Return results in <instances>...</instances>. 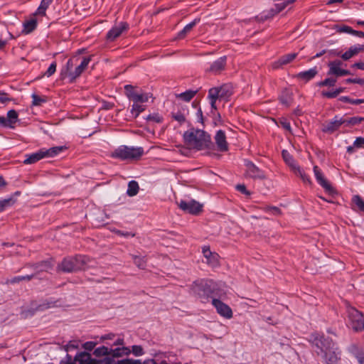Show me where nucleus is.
<instances>
[{"instance_id": "1", "label": "nucleus", "mask_w": 364, "mask_h": 364, "mask_svg": "<svg viewBox=\"0 0 364 364\" xmlns=\"http://www.w3.org/2000/svg\"><path fill=\"white\" fill-rule=\"evenodd\" d=\"M185 143L189 146L202 150L213 146L210 136L201 129H190L183 134Z\"/></svg>"}, {"instance_id": "2", "label": "nucleus", "mask_w": 364, "mask_h": 364, "mask_svg": "<svg viewBox=\"0 0 364 364\" xmlns=\"http://www.w3.org/2000/svg\"><path fill=\"white\" fill-rule=\"evenodd\" d=\"M192 292L205 302L209 297L219 295L218 284L211 279H198L191 285Z\"/></svg>"}, {"instance_id": "3", "label": "nucleus", "mask_w": 364, "mask_h": 364, "mask_svg": "<svg viewBox=\"0 0 364 364\" xmlns=\"http://www.w3.org/2000/svg\"><path fill=\"white\" fill-rule=\"evenodd\" d=\"M143 154L144 149L142 147L122 145L114 149L110 154V156L122 161H136L139 160Z\"/></svg>"}, {"instance_id": "4", "label": "nucleus", "mask_w": 364, "mask_h": 364, "mask_svg": "<svg viewBox=\"0 0 364 364\" xmlns=\"http://www.w3.org/2000/svg\"><path fill=\"white\" fill-rule=\"evenodd\" d=\"M311 337L312 343L318 348L316 353L318 355H323L328 350L334 349L335 343L331 338L318 333L313 334Z\"/></svg>"}, {"instance_id": "5", "label": "nucleus", "mask_w": 364, "mask_h": 364, "mask_svg": "<svg viewBox=\"0 0 364 364\" xmlns=\"http://www.w3.org/2000/svg\"><path fill=\"white\" fill-rule=\"evenodd\" d=\"M75 364H115L114 360L107 355L100 359H93L90 353L81 352L75 356Z\"/></svg>"}, {"instance_id": "6", "label": "nucleus", "mask_w": 364, "mask_h": 364, "mask_svg": "<svg viewBox=\"0 0 364 364\" xmlns=\"http://www.w3.org/2000/svg\"><path fill=\"white\" fill-rule=\"evenodd\" d=\"M347 312L353 329L355 331H362L364 328L363 314L350 306H347Z\"/></svg>"}, {"instance_id": "7", "label": "nucleus", "mask_w": 364, "mask_h": 364, "mask_svg": "<svg viewBox=\"0 0 364 364\" xmlns=\"http://www.w3.org/2000/svg\"><path fill=\"white\" fill-rule=\"evenodd\" d=\"M178 205L185 213L192 215H198L202 211V205L194 200H191L190 201L181 200L178 203Z\"/></svg>"}, {"instance_id": "8", "label": "nucleus", "mask_w": 364, "mask_h": 364, "mask_svg": "<svg viewBox=\"0 0 364 364\" xmlns=\"http://www.w3.org/2000/svg\"><path fill=\"white\" fill-rule=\"evenodd\" d=\"M209 92L213 97H218V100H226L232 94V87L228 84L212 87L209 90Z\"/></svg>"}, {"instance_id": "9", "label": "nucleus", "mask_w": 364, "mask_h": 364, "mask_svg": "<svg viewBox=\"0 0 364 364\" xmlns=\"http://www.w3.org/2000/svg\"><path fill=\"white\" fill-rule=\"evenodd\" d=\"M18 113L14 109L9 110L6 117L0 116V127L4 128L14 129L18 122Z\"/></svg>"}, {"instance_id": "10", "label": "nucleus", "mask_w": 364, "mask_h": 364, "mask_svg": "<svg viewBox=\"0 0 364 364\" xmlns=\"http://www.w3.org/2000/svg\"><path fill=\"white\" fill-rule=\"evenodd\" d=\"M314 172L318 183L325 189L331 196L336 194V190L331 186L330 183L324 178L322 172L317 166H314Z\"/></svg>"}, {"instance_id": "11", "label": "nucleus", "mask_w": 364, "mask_h": 364, "mask_svg": "<svg viewBox=\"0 0 364 364\" xmlns=\"http://www.w3.org/2000/svg\"><path fill=\"white\" fill-rule=\"evenodd\" d=\"M212 304L216 309L217 313L221 316L228 319L232 317V311L228 304L218 299H213Z\"/></svg>"}, {"instance_id": "12", "label": "nucleus", "mask_w": 364, "mask_h": 364, "mask_svg": "<svg viewBox=\"0 0 364 364\" xmlns=\"http://www.w3.org/2000/svg\"><path fill=\"white\" fill-rule=\"evenodd\" d=\"M342 65L343 63L340 60H336L329 62L328 64V66L329 68L328 75H336V77L350 75V73L349 70L341 68V66Z\"/></svg>"}, {"instance_id": "13", "label": "nucleus", "mask_w": 364, "mask_h": 364, "mask_svg": "<svg viewBox=\"0 0 364 364\" xmlns=\"http://www.w3.org/2000/svg\"><path fill=\"white\" fill-rule=\"evenodd\" d=\"M44 277V270L43 269L40 270H36L35 272L31 274H26L24 276H16L13 277L11 279H8L6 283V284H16L19 283L22 281H29L32 279H42Z\"/></svg>"}, {"instance_id": "14", "label": "nucleus", "mask_w": 364, "mask_h": 364, "mask_svg": "<svg viewBox=\"0 0 364 364\" xmlns=\"http://www.w3.org/2000/svg\"><path fill=\"white\" fill-rule=\"evenodd\" d=\"M129 25L126 22H120L119 24L114 25L112 29L107 32L106 39L109 41H114L123 31H127Z\"/></svg>"}, {"instance_id": "15", "label": "nucleus", "mask_w": 364, "mask_h": 364, "mask_svg": "<svg viewBox=\"0 0 364 364\" xmlns=\"http://www.w3.org/2000/svg\"><path fill=\"white\" fill-rule=\"evenodd\" d=\"M247 168L246 174L247 176L254 179H265L266 176L263 171L259 169L255 164L251 161H247L245 163Z\"/></svg>"}, {"instance_id": "16", "label": "nucleus", "mask_w": 364, "mask_h": 364, "mask_svg": "<svg viewBox=\"0 0 364 364\" xmlns=\"http://www.w3.org/2000/svg\"><path fill=\"white\" fill-rule=\"evenodd\" d=\"M343 124H345L344 119L336 115L331 121L327 122L323 125L322 131L325 133L332 134Z\"/></svg>"}, {"instance_id": "17", "label": "nucleus", "mask_w": 364, "mask_h": 364, "mask_svg": "<svg viewBox=\"0 0 364 364\" xmlns=\"http://www.w3.org/2000/svg\"><path fill=\"white\" fill-rule=\"evenodd\" d=\"M203 254L206 258V262L213 267L219 266V255L215 252H212L209 247H203Z\"/></svg>"}, {"instance_id": "18", "label": "nucleus", "mask_w": 364, "mask_h": 364, "mask_svg": "<svg viewBox=\"0 0 364 364\" xmlns=\"http://www.w3.org/2000/svg\"><path fill=\"white\" fill-rule=\"evenodd\" d=\"M58 269L64 272H73L78 271L73 257L65 258L58 264Z\"/></svg>"}, {"instance_id": "19", "label": "nucleus", "mask_w": 364, "mask_h": 364, "mask_svg": "<svg viewBox=\"0 0 364 364\" xmlns=\"http://www.w3.org/2000/svg\"><path fill=\"white\" fill-rule=\"evenodd\" d=\"M215 144L220 151L225 152L228 150V144L226 141V136L223 130H218L215 136Z\"/></svg>"}, {"instance_id": "20", "label": "nucleus", "mask_w": 364, "mask_h": 364, "mask_svg": "<svg viewBox=\"0 0 364 364\" xmlns=\"http://www.w3.org/2000/svg\"><path fill=\"white\" fill-rule=\"evenodd\" d=\"M225 65L226 57H220L211 64L210 67L207 70V71L215 75L219 74L225 69Z\"/></svg>"}, {"instance_id": "21", "label": "nucleus", "mask_w": 364, "mask_h": 364, "mask_svg": "<svg viewBox=\"0 0 364 364\" xmlns=\"http://www.w3.org/2000/svg\"><path fill=\"white\" fill-rule=\"evenodd\" d=\"M90 61V57L84 58L80 64L75 68V70L73 72H70L68 73L69 77H70V81L75 80L77 77H78L86 69Z\"/></svg>"}, {"instance_id": "22", "label": "nucleus", "mask_w": 364, "mask_h": 364, "mask_svg": "<svg viewBox=\"0 0 364 364\" xmlns=\"http://www.w3.org/2000/svg\"><path fill=\"white\" fill-rule=\"evenodd\" d=\"M44 157H46V151L44 149H41L37 152L32 153L31 154H26L23 163L25 164H35Z\"/></svg>"}, {"instance_id": "23", "label": "nucleus", "mask_w": 364, "mask_h": 364, "mask_svg": "<svg viewBox=\"0 0 364 364\" xmlns=\"http://www.w3.org/2000/svg\"><path fill=\"white\" fill-rule=\"evenodd\" d=\"M340 353L338 351V348L334 347L333 350H328L325 353L322 357L325 360L326 364H336L339 360Z\"/></svg>"}, {"instance_id": "24", "label": "nucleus", "mask_w": 364, "mask_h": 364, "mask_svg": "<svg viewBox=\"0 0 364 364\" xmlns=\"http://www.w3.org/2000/svg\"><path fill=\"white\" fill-rule=\"evenodd\" d=\"M73 257L78 271L84 270L87 268L91 261L90 258L85 255H76Z\"/></svg>"}, {"instance_id": "25", "label": "nucleus", "mask_w": 364, "mask_h": 364, "mask_svg": "<svg viewBox=\"0 0 364 364\" xmlns=\"http://www.w3.org/2000/svg\"><path fill=\"white\" fill-rule=\"evenodd\" d=\"M297 56V53H289L284 55H282L279 58V60L274 63L273 67L274 68H278L279 67L282 65H287L291 61H293Z\"/></svg>"}, {"instance_id": "26", "label": "nucleus", "mask_w": 364, "mask_h": 364, "mask_svg": "<svg viewBox=\"0 0 364 364\" xmlns=\"http://www.w3.org/2000/svg\"><path fill=\"white\" fill-rule=\"evenodd\" d=\"M37 26V19L35 16L31 17L23 23L22 33L28 34L36 29Z\"/></svg>"}, {"instance_id": "27", "label": "nucleus", "mask_w": 364, "mask_h": 364, "mask_svg": "<svg viewBox=\"0 0 364 364\" xmlns=\"http://www.w3.org/2000/svg\"><path fill=\"white\" fill-rule=\"evenodd\" d=\"M318 73V70L316 67L311 68L308 70L300 72L296 75V77L298 79L304 80L305 82H308L310 80L313 79Z\"/></svg>"}, {"instance_id": "28", "label": "nucleus", "mask_w": 364, "mask_h": 364, "mask_svg": "<svg viewBox=\"0 0 364 364\" xmlns=\"http://www.w3.org/2000/svg\"><path fill=\"white\" fill-rule=\"evenodd\" d=\"M287 6L288 4L285 2L276 4L274 9H270L267 15L262 16V19L266 20L273 17L274 15L284 10Z\"/></svg>"}, {"instance_id": "29", "label": "nucleus", "mask_w": 364, "mask_h": 364, "mask_svg": "<svg viewBox=\"0 0 364 364\" xmlns=\"http://www.w3.org/2000/svg\"><path fill=\"white\" fill-rule=\"evenodd\" d=\"M110 356L114 359L122 355H129L131 351L127 347L117 348L115 349H109Z\"/></svg>"}, {"instance_id": "30", "label": "nucleus", "mask_w": 364, "mask_h": 364, "mask_svg": "<svg viewBox=\"0 0 364 364\" xmlns=\"http://www.w3.org/2000/svg\"><path fill=\"white\" fill-rule=\"evenodd\" d=\"M198 22H200V18H196L194 21L187 24L183 29L178 33L177 38L178 39L185 38L186 34L188 33Z\"/></svg>"}, {"instance_id": "31", "label": "nucleus", "mask_w": 364, "mask_h": 364, "mask_svg": "<svg viewBox=\"0 0 364 364\" xmlns=\"http://www.w3.org/2000/svg\"><path fill=\"white\" fill-rule=\"evenodd\" d=\"M291 95V93L289 90H284L279 97L281 103L286 107H289L292 102Z\"/></svg>"}, {"instance_id": "32", "label": "nucleus", "mask_w": 364, "mask_h": 364, "mask_svg": "<svg viewBox=\"0 0 364 364\" xmlns=\"http://www.w3.org/2000/svg\"><path fill=\"white\" fill-rule=\"evenodd\" d=\"M16 203V199L13 197L0 199V213L4 211L7 208L13 206Z\"/></svg>"}, {"instance_id": "33", "label": "nucleus", "mask_w": 364, "mask_h": 364, "mask_svg": "<svg viewBox=\"0 0 364 364\" xmlns=\"http://www.w3.org/2000/svg\"><path fill=\"white\" fill-rule=\"evenodd\" d=\"M68 147L66 146H54L47 149V158L54 157L58 156L59 154L66 151Z\"/></svg>"}, {"instance_id": "34", "label": "nucleus", "mask_w": 364, "mask_h": 364, "mask_svg": "<svg viewBox=\"0 0 364 364\" xmlns=\"http://www.w3.org/2000/svg\"><path fill=\"white\" fill-rule=\"evenodd\" d=\"M198 90H187L184 92L180 93L176 95V97L179 99H181L182 100L185 102H190L194 96L197 94Z\"/></svg>"}, {"instance_id": "35", "label": "nucleus", "mask_w": 364, "mask_h": 364, "mask_svg": "<svg viewBox=\"0 0 364 364\" xmlns=\"http://www.w3.org/2000/svg\"><path fill=\"white\" fill-rule=\"evenodd\" d=\"M139 189V188L138 183L135 181H131L128 183L127 194L131 197L134 196L138 193Z\"/></svg>"}, {"instance_id": "36", "label": "nucleus", "mask_w": 364, "mask_h": 364, "mask_svg": "<svg viewBox=\"0 0 364 364\" xmlns=\"http://www.w3.org/2000/svg\"><path fill=\"white\" fill-rule=\"evenodd\" d=\"M282 154L285 162L296 170L298 166L296 165L294 160L289 153L286 150H283Z\"/></svg>"}, {"instance_id": "37", "label": "nucleus", "mask_w": 364, "mask_h": 364, "mask_svg": "<svg viewBox=\"0 0 364 364\" xmlns=\"http://www.w3.org/2000/svg\"><path fill=\"white\" fill-rule=\"evenodd\" d=\"M352 202L357 207L358 210L364 213V200L360 196H353Z\"/></svg>"}, {"instance_id": "38", "label": "nucleus", "mask_w": 364, "mask_h": 364, "mask_svg": "<svg viewBox=\"0 0 364 364\" xmlns=\"http://www.w3.org/2000/svg\"><path fill=\"white\" fill-rule=\"evenodd\" d=\"M93 354L96 357L107 356V355H110V351L107 347L101 346L97 348H95L93 352Z\"/></svg>"}, {"instance_id": "39", "label": "nucleus", "mask_w": 364, "mask_h": 364, "mask_svg": "<svg viewBox=\"0 0 364 364\" xmlns=\"http://www.w3.org/2000/svg\"><path fill=\"white\" fill-rule=\"evenodd\" d=\"M145 110V106L139 105V103H134L131 109V113L134 118H136L139 114Z\"/></svg>"}, {"instance_id": "40", "label": "nucleus", "mask_w": 364, "mask_h": 364, "mask_svg": "<svg viewBox=\"0 0 364 364\" xmlns=\"http://www.w3.org/2000/svg\"><path fill=\"white\" fill-rule=\"evenodd\" d=\"M132 259H134V264L141 269H144L146 266V261L144 257H141L136 255H132Z\"/></svg>"}, {"instance_id": "41", "label": "nucleus", "mask_w": 364, "mask_h": 364, "mask_svg": "<svg viewBox=\"0 0 364 364\" xmlns=\"http://www.w3.org/2000/svg\"><path fill=\"white\" fill-rule=\"evenodd\" d=\"M149 98V93H138L134 96V98L132 100L134 103H143L148 101Z\"/></svg>"}, {"instance_id": "42", "label": "nucleus", "mask_w": 364, "mask_h": 364, "mask_svg": "<svg viewBox=\"0 0 364 364\" xmlns=\"http://www.w3.org/2000/svg\"><path fill=\"white\" fill-rule=\"evenodd\" d=\"M334 28L338 33H347L353 35L354 30L348 26L336 25Z\"/></svg>"}, {"instance_id": "43", "label": "nucleus", "mask_w": 364, "mask_h": 364, "mask_svg": "<svg viewBox=\"0 0 364 364\" xmlns=\"http://www.w3.org/2000/svg\"><path fill=\"white\" fill-rule=\"evenodd\" d=\"M125 95L130 100H132L134 96L138 94L134 91V87L131 85H127L124 86Z\"/></svg>"}, {"instance_id": "44", "label": "nucleus", "mask_w": 364, "mask_h": 364, "mask_svg": "<svg viewBox=\"0 0 364 364\" xmlns=\"http://www.w3.org/2000/svg\"><path fill=\"white\" fill-rule=\"evenodd\" d=\"M345 124L346 125H355L364 122L363 117H353L349 118L348 119H344Z\"/></svg>"}, {"instance_id": "45", "label": "nucleus", "mask_w": 364, "mask_h": 364, "mask_svg": "<svg viewBox=\"0 0 364 364\" xmlns=\"http://www.w3.org/2000/svg\"><path fill=\"white\" fill-rule=\"evenodd\" d=\"M341 102L350 103L352 105H359L361 103H364V99H357V100H352L350 97L347 96H343L341 97L339 99Z\"/></svg>"}, {"instance_id": "46", "label": "nucleus", "mask_w": 364, "mask_h": 364, "mask_svg": "<svg viewBox=\"0 0 364 364\" xmlns=\"http://www.w3.org/2000/svg\"><path fill=\"white\" fill-rule=\"evenodd\" d=\"M171 117L176 121L178 122L181 124L185 122L186 121L185 115L181 112H172Z\"/></svg>"}, {"instance_id": "47", "label": "nucleus", "mask_w": 364, "mask_h": 364, "mask_svg": "<svg viewBox=\"0 0 364 364\" xmlns=\"http://www.w3.org/2000/svg\"><path fill=\"white\" fill-rule=\"evenodd\" d=\"M336 82V80L333 78H326L323 81H321L318 82V86L323 87V86H334Z\"/></svg>"}, {"instance_id": "48", "label": "nucleus", "mask_w": 364, "mask_h": 364, "mask_svg": "<svg viewBox=\"0 0 364 364\" xmlns=\"http://www.w3.org/2000/svg\"><path fill=\"white\" fill-rule=\"evenodd\" d=\"M31 97L33 99L32 105H34V106L41 105V103L44 102V101H45L44 99L41 98L36 93L32 94Z\"/></svg>"}, {"instance_id": "49", "label": "nucleus", "mask_w": 364, "mask_h": 364, "mask_svg": "<svg viewBox=\"0 0 364 364\" xmlns=\"http://www.w3.org/2000/svg\"><path fill=\"white\" fill-rule=\"evenodd\" d=\"M296 170L297 173H299V174L300 175L301 178H302V180L304 183H311L309 177L305 173L303 172V171L300 168L299 166H298Z\"/></svg>"}, {"instance_id": "50", "label": "nucleus", "mask_w": 364, "mask_h": 364, "mask_svg": "<svg viewBox=\"0 0 364 364\" xmlns=\"http://www.w3.org/2000/svg\"><path fill=\"white\" fill-rule=\"evenodd\" d=\"M146 119L149 121H153L157 123L162 122V117L159 114H149Z\"/></svg>"}, {"instance_id": "51", "label": "nucleus", "mask_w": 364, "mask_h": 364, "mask_svg": "<svg viewBox=\"0 0 364 364\" xmlns=\"http://www.w3.org/2000/svg\"><path fill=\"white\" fill-rule=\"evenodd\" d=\"M132 353L136 356H139L144 354V350L141 346H133Z\"/></svg>"}, {"instance_id": "52", "label": "nucleus", "mask_w": 364, "mask_h": 364, "mask_svg": "<svg viewBox=\"0 0 364 364\" xmlns=\"http://www.w3.org/2000/svg\"><path fill=\"white\" fill-rule=\"evenodd\" d=\"M11 98L9 97L8 94L4 92V91L0 90V102L1 103H6L11 101Z\"/></svg>"}, {"instance_id": "53", "label": "nucleus", "mask_w": 364, "mask_h": 364, "mask_svg": "<svg viewBox=\"0 0 364 364\" xmlns=\"http://www.w3.org/2000/svg\"><path fill=\"white\" fill-rule=\"evenodd\" d=\"M56 66H57V65H56V62L55 61H53L50 65V66L47 69V77H49V76L52 75L53 74H54V73L56 70Z\"/></svg>"}, {"instance_id": "54", "label": "nucleus", "mask_w": 364, "mask_h": 364, "mask_svg": "<svg viewBox=\"0 0 364 364\" xmlns=\"http://www.w3.org/2000/svg\"><path fill=\"white\" fill-rule=\"evenodd\" d=\"M346 83H357L360 85H364V79L363 78H348L346 80Z\"/></svg>"}, {"instance_id": "55", "label": "nucleus", "mask_w": 364, "mask_h": 364, "mask_svg": "<svg viewBox=\"0 0 364 364\" xmlns=\"http://www.w3.org/2000/svg\"><path fill=\"white\" fill-rule=\"evenodd\" d=\"M236 189L246 196H250V192L247 190L246 186L244 184H238L236 186Z\"/></svg>"}, {"instance_id": "56", "label": "nucleus", "mask_w": 364, "mask_h": 364, "mask_svg": "<svg viewBox=\"0 0 364 364\" xmlns=\"http://www.w3.org/2000/svg\"><path fill=\"white\" fill-rule=\"evenodd\" d=\"M353 56L355 55L353 54V50H351L350 48H349L348 51L345 52L343 54L341 55V58L344 60H348Z\"/></svg>"}, {"instance_id": "57", "label": "nucleus", "mask_w": 364, "mask_h": 364, "mask_svg": "<svg viewBox=\"0 0 364 364\" xmlns=\"http://www.w3.org/2000/svg\"><path fill=\"white\" fill-rule=\"evenodd\" d=\"M321 95L323 97H327V98H334L338 96L336 92V90L333 91V92L322 91Z\"/></svg>"}, {"instance_id": "58", "label": "nucleus", "mask_w": 364, "mask_h": 364, "mask_svg": "<svg viewBox=\"0 0 364 364\" xmlns=\"http://www.w3.org/2000/svg\"><path fill=\"white\" fill-rule=\"evenodd\" d=\"M351 50H353L354 55L358 54L360 52L364 50V45L358 46H351L350 48Z\"/></svg>"}, {"instance_id": "59", "label": "nucleus", "mask_w": 364, "mask_h": 364, "mask_svg": "<svg viewBox=\"0 0 364 364\" xmlns=\"http://www.w3.org/2000/svg\"><path fill=\"white\" fill-rule=\"evenodd\" d=\"M355 358L358 360L359 364H364V353L363 351H358L355 354Z\"/></svg>"}, {"instance_id": "60", "label": "nucleus", "mask_w": 364, "mask_h": 364, "mask_svg": "<svg viewBox=\"0 0 364 364\" xmlns=\"http://www.w3.org/2000/svg\"><path fill=\"white\" fill-rule=\"evenodd\" d=\"M364 144V138L357 137L353 142V146L360 148Z\"/></svg>"}, {"instance_id": "61", "label": "nucleus", "mask_w": 364, "mask_h": 364, "mask_svg": "<svg viewBox=\"0 0 364 364\" xmlns=\"http://www.w3.org/2000/svg\"><path fill=\"white\" fill-rule=\"evenodd\" d=\"M95 345V342L88 341L85 343L82 346L85 350L90 351L94 349Z\"/></svg>"}, {"instance_id": "62", "label": "nucleus", "mask_w": 364, "mask_h": 364, "mask_svg": "<svg viewBox=\"0 0 364 364\" xmlns=\"http://www.w3.org/2000/svg\"><path fill=\"white\" fill-rule=\"evenodd\" d=\"M267 210L270 211L274 215H279L281 214L280 209L275 206L267 207Z\"/></svg>"}, {"instance_id": "63", "label": "nucleus", "mask_w": 364, "mask_h": 364, "mask_svg": "<svg viewBox=\"0 0 364 364\" xmlns=\"http://www.w3.org/2000/svg\"><path fill=\"white\" fill-rule=\"evenodd\" d=\"M45 1L46 0H41V5L38 8V10H37L36 13L41 14H43V15H46Z\"/></svg>"}, {"instance_id": "64", "label": "nucleus", "mask_w": 364, "mask_h": 364, "mask_svg": "<svg viewBox=\"0 0 364 364\" xmlns=\"http://www.w3.org/2000/svg\"><path fill=\"white\" fill-rule=\"evenodd\" d=\"M280 124L284 129L291 131L290 123L287 119L281 120Z\"/></svg>"}]
</instances>
